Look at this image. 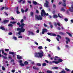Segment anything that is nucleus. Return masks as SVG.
Here are the masks:
<instances>
[{
	"mask_svg": "<svg viewBox=\"0 0 73 73\" xmlns=\"http://www.w3.org/2000/svg\"><path fill=\"white\" fill-rule=\"evenodd\" d=\"M63 61L61 59H59L58 60V61H52V62H54L56 64H59L60 62H61Z\"/></svg>",
	"mask_w": 73,
	"mask_h": 73,
	"instance_id": "obj_1",
	"label": "nucleus"
},
{
	"mask_svg": "<svg viewBox=\"0 0 73 73\" xmlns=\"http://www.w3.org/2000/svg\"><path fill=\"white\" fill-rule=\"evenodd\" d=\"M35 17L38 20H41L42 19V16L40 15H39L38 16L37 15H35Z\"/></svg>",
	"mask_w": 73,
	"mask_h": 73,
	"instance_id": "obj_2",
	"label": "nucleus"
},
{
	"mask_svg": "<svg viewBox=\"0 0 73 73\" xmlns=\"http://www.w3.org/2000/svg\"><path fill=\"white\" fill-rule=\"evenodd\" d=\"M40 15L42 17H43L44 16H46V13H45V10H44L43 9L42 10V11L40 13Z\"/></svg>",
	"mask_w": 73,
	"mask_h": 73,
	"instance_id": "obj_3",
	"label": "nucleus"
},
{
	"mask_svg": "<svg viewBox=\"0 0 73 73\" xmlns=\"http://www.w3.org/2000/svg\"><path fill=\"white\" fill-rule=\"evenodd\" d=\"M46 2L44 3V5L46 7H49L48 6V4H49V2L47 0L46 1Z\"/></svg>",
	"mask_w": 73,
	"mask_h": 73,
	"instance_id": "obj_4",
	"label": "nucleus"
},
{
	"mask_svg": "<svg viewBox=\"0 0 73 73\" xmlns=\"http://www.w3.org/2000/svg\"><path fill=\"white\" fill-rule=\"evenodd\" d=\"M9 21V20H4L3 21L1 22V23L2 24H5L6 23H8Z\"/></svg>",
	"mask_w": 73,
	"mask_h": 73,
	"instance_id": "obj_5",
	"label": "nucleus"
},
{
	"mask_svg": "<svg viewBox=\"0 0 73 73\" xmlns=\"http://www.w3.org/2000/svg\"><path fill=\"white\" fill-rule=\"evenodd\" d=\"M42 31V34H44L45 32H48V29H43Z\"/></svg>",
	"mask_w": 73,
	"mask_h": 73,
	"instance_id": "obj_6",
	"label": "nucleus"
},
{
	"mask_svg": "<svg viewBox=\"0 0 73 73\" xmlns=\"http://www.w3.org/2000/svg\"><path fill=\"white\" fill-rule=\"evenodd\" d=\"M39 58H42V57L44 56V54L43 52H39Z\"/></svg>",
	"mask_w": 73,
	"mask_h": 73,
	"instance_id": "obj_7",
	"label": "nucleus"
},
{
	"mask_svg": "<svg viewBox=\"0 0 73 73\" xmlns=\"http://www.w3.org/2000/svg\"><path fill=\"white\" fill-rule=\"evenodd\" d=\"M63 3H62V5L64 6V7H66V0H62Z\"/></svg>",
	"mask_w": 73,
	"mask_h": 73,
	"instance_id": "obj_8",
	"label": "nucleus"
},
{
	"mask_svg": "<svg viewBox=\"0 0 73 73\" xmlns=\"http://www.w3.org/2000/svg\"><path fill=\"white\" fill-rule=\"evenodd\" d=\"M69 10L70 12H73V5L71 6V7H70Z\"/></svg>",
	"mask_w": 73,
	"mask_h": 73,
	"instance_id": "obj_9",
	"label": "nucleus"
},
{
	"mask_svg": "<svg viewBox=\"0 0 73 73\" xmlns=\"http://www.w3.org/2000/svg\"><path fill=\"white\" fill-rule=\"evenodd\" d=\"M39 52H36L35 54V57L39 58Z\"/></svg>",
	"mask_w": 73,
	"mask_h": 73,
	"instance_id": "obj_10",
	"label": "nucleus"
},
{
	"mask_svg": "<svg viewBox=\"0 0 73 73\" xmlns=\"http://www.w3.org/2000/svg\"><path fill=\"white\" fill-rule=\"evenodd\" d=\"M54 25L55 27H56L57 25H58L59 27H61V25H60V24L59 23H55L54 24Z\"/></svg>",
	"mask_w": 73,
	"mask_h": 73,
	"instance_id": "obj_11",
	"label": "nucleus"
},
{
	"mask_svg": "<svg viewBox=\"0 0 73 73\" xmlns=\"http://www.w3.org/2000/svg\"><path fill=\"white\" fill-rule=\"evenodd\" d=\"M66 39L67 40V41H66V42L67 44H68V42H70V39H69L67 37H66Z\"/></svg>",
	"mask_w": 73,
	"mask_h": 73,
	"instance_id": "obj_12",
	"label": "nucleus"
},
{
	"mask_svg": "<svg viewBox=\"0 0 73 73\" xmlns=\"http://www.w3.org/2000/svg\"><path fill=\"white\" fill-rule=\"evenodd\" d=\"M52 17L54 19H56L57 18H58V16L56 15H52Z\"/></svg>",
	"mask_w": 73,
	"mask_h": 73,
	"instance_id": "obj_13",
	"label": "nucleus"
},
{
	"mask_svg": "<svg viewBox=\"0 0 73 73\" xmlns=\"http://www.w3.org/2000/svg\"><path fill=\"white\" fill-rule=\"evenodd\" d=\"M22 25V26H20L19 27H21V29H23V28H24V26L25 25V24L24 23H23L21 24Z\"/></svg>",
	"mask_w": 73,
	"mask_h": 73,
	"instance_id": "obj_14",
	"label": "nucleus"
},
{
	"mask_svg": "<svg viewBox=\"0 0 73 73\" xmlns=\"http://www.w3.org/2000/svg\"><path fill=\"white\" fill-rule=\"evenodd\" d=\"M17 59H19V60H20V59H21L22 58H21V56H20V55H17Z\"/></svg>",
	"mask_w": 73,
	"mask_h": 73,
	"instance_id": "obj_15",
	"label": "nucleus"
},
{
	"mask_svg": "<svg viewBox=\"0 0 73 73\" xmlns=\"http://www.w3.org/2000/svg\"><path fill=\"white\" fill-rule=\"evenodd\" d=\"M33 69L35 70H39V68H35V66H34L33 67Z\"/></svg>",
	"mask_w": 73,
	"mask_h": 73,
	"instance_id": "obj_16",
	"label": "nucleus"
},
{
	"mask_svg": "<svg viewBox=\"0 0 73 73\" xmlns=\"http://www.w3.org/2000/svg\"><path fill=\"white\" fill-rule=\"evenodd\" d=\"M33 4H34V5H37V2L35 1H33Z\"/></svg>",
	"mask_w": 73,
	"mask_h": 73,
	"instance_id": "obj_17",
	"label": "nucleus"
},
{
	"mask_svg": "<svg viewBox=\"0 0 73 73\" xmlns=\"http://www.w3.org/2000/svg\"><path fill=\"white\" fill-rule=\"evenodd\" d=\"M17 23V22H15V21H13V22H10V24H15Z\"/></svg>",
	"mask_w": 73,
	"mask_h": 73,
	"instance_id": "obj_18",
	"label": "nucleus"
},
{
	"mask_svg": "<svg viewBox=\"0 0 73 73\" xmlns=\"http://www.w3.org/2000/svg\"><path fill=\"white\" fill-rule=\"evenodd\" d=\"M59 34L60 35H63V36H64L65 35V33H62V32H59Z\"/></svg>",
	"mask_w": 73,
	"mask_h": 73,
	"instance_id": "obj_19",
	"label": "nucleus"
},
{
	"mask_svg": "<svg viewBox=\"0 0 73 73\" xmlns=\"http://www.w3.org/2000/svg\"><path fill=\"white\" fill-rule=\"evenodd\" d=\"M20 23H21V24H24V19H22L21 21H20Z\"/></svg>",
	"mask_w": 73,
	"mask_h": 73,
	"instance_id": "obj_20",
	"label": "nucleus"
},
{
	"mask_svg": "<svg viewBox=\"0 0 73 73\" xmlns=\"http://www.w3.org/2000/svg\"><path fill=\"white\" fill-rule=\"evenodd\" d=\"M66 33H67V34H68L69 36H70V37H72V34L70 33H69L68 32H66Z\"/></svg>",
	"mask_w": 73,
	"mask_h": 73,
	"instance_id": "obj_21",
	"label": "nucleus"
},
{
	"mask_svg": "<svg viewBox=\"0 0 73 73\" xmlns=\"http://www.w3.org/2000/svg\"><path fill=\"white\" fill-rule=\"evenodd\" d=\"M22 32H24L25 31V29H21V31H20Z\"/></svg>",
	"mask_w": 73,
	"mask_h": 73,
	"instance_id": "obj_22",
	"label": "nucleus"
},
{
	"mask_svg": "<svg viewBox=\"0 0 73 73\" xmlns=\"http://www.w3.org/2000/svg\"><path fill=\"white\" fill-rule=\"evenodd\" d=\"M8 26L9 27H13V25L12 24H9L8 25Z\"/></svg>",
	"mask_w": 73,
	"mask_h": 73,
	"instance_id": "obj_23",
	"label": "nucleus"
},
{
	"mask_svg": "<svg viewBox=\"0 0 73 73\" xmlns=\"http://www.w3.org/2000/svg\"><path fill=\"white\" fill-rule=\"evenodd\" d=\"M52 69H58V67H52Z\"/></svg>",
	"mask_w": 73,
	"mask_h": 73,
	"instance_id": "obj_24",
	"label": "nucleus"
},
{
	"mask_svg": "<svg viewBox=\"0 0 73 73\" xmlns=\"http://www.w3.org/2000/svg\"><path fill=\"white\" fill-rule=\"evenodd\" d=\"M14 52H11V51L9 52V54H14Z\"/></svg>",
	"mask_w": 73,
	"mask_h": 73,
	"instance_id": "obj_25",
	"label": "nucleus"
},
{
	"mask_svg": "<svg viewBox=\"0 0 73 73\" xmlns=\"http://www.w3.org/2000/svg\"><path fill=\"white\" fill-rule=\"evenodd\" d=\"M22 24H21V25H20V23L19 22H18L17 23V25H19V27H20V26H22V25H22Z\"/></svg>",
	"mask_w": 73,
	"mask_h": 73,
	"instance_id": "obj_26",
	"label": "nucleus"
},
{
	"mask_svg": "<svg viewBox=\"0 0 73 73\" xmlns=\"http://www.w3.org/2000/svg\"><path fill=\"white\" fill-rule=\"evenodd\" d=\"M59 73H66V71L64 70H63L60 72Z\"/></svg>",
	"mask_w": 73,
	"mask_h": 73,
	"instance_id": "obj_27",
	"label": "nucleus"
},
{
	"mask_svg": "<svg viewBox=\"0 0 73 73\" xmlns=\"http://www.w3.org/2000/svg\"><path fill=\"white\" fill-rule=\"evenodd\" d=\"M24 64L25 65H28V62L27 61H25L24 62Z\"/></svg>",
	"mask_w": 73,
	"mask_h": 73,
	"instance_id": "obj_28",
	"label": "nucleus"
},
{
	"mask_svg": "<svg viewBox=\"0 0 73 73\" xmlns=\"http://www.w3.org/2000/svg\"><path fill=\"white\" fill-rule=\"evenodd\" d=\"M65 70H66V71H69V72H71V71H70V70L66 68H65Z\"/></svg>",
	"mask_w": 73,
	"mask_h": 73,
	"instance_id": "obj_29",
	"label": "nucleus"
},
{
	"mask_svg": "<svg viewBox=\"0 0 73 73\" xmlns=\"http://www.w3.org/2000/svg\"><path fill=\"white\" fill-rule=\"evenodd\" d=\"M46 72L47 73H52V71L49 70H47Z\"/></svg>",
	"mask_w": 73,
	"mask_h": 73,
	"instance_id": "obj_30",
	"label": "nucleus"
},
{
	"mask_svg": "<svg viewBox=\"0 0 73 73\" xmlns=\"http://www.w3.org/2000/svg\"><path fill=\"white\" fill-rule=\"evenodd\" d=\"M42 66H46V64L45 63H42Z\"/></svg>",
	"mask_w": 73,
	"mask_h": 73,
	"instance_id": "obj_31",
	"label": "nucleus"
},
{
	"mask_svg": "<svg viewBox=\"0 0 73 73\" xmlns=\"http://www.w3.org/2000/svg\"><path fill=\"white\" fill-rule=\"evenodd\" d=\"M34 13H33V12H31L30 13V15L31 16H32H32H33V14Z\"/></svg>",
	"mask_w": 73,
	"mask_h": 73,
	"instance_id": "obj_32",
	"label": "nucleus"
},
{
	"mask_svg": "<svg viewBox=\"0 0 73 73\" xmlns=\"http://www.w3.org/2000/svg\"><path fill=\"white\" fill-rule=\"evenodd\" d=\"M58 17H60V18H62V17L60 15V13L58 14Z\"/></svg>",
	"mask_w": 73,
	"mask_h": 73,
	"instance_id": "obj_33",
	"label": "nucleus"
},
{
	"mask_svg": "<svg viewBox=\"0 0 73 73\" xmlns=\"http://www.w3.org/2000/svg\"><path fill=\"white\" fill-rule=\"evenodd\" d=\"M19 65H21V66H24V64H23V63H20Z\"/></svg>",
	"mask_w": 73,
	"mask_h": 73,
	"instance_id": "obj_34",
	"label": "nucleus"
},
{
	"mask_svg": "<svg viewBox=\"0 0 73 73\" xmlns=\"http://www.w3.org/2000/svg\"><path fill=\"white\" fill-rule=\"evenodd\" d=\"M1 29L3 31H5V28L3 27H1Z\"/></svg>",
	"mask_w": 73,
	"mask_h": 73,
	"instance_id": "obj_35",
	"label": "nucleus"
},
{
	"mask_svg": "<svg viewBox=\"0 0 73 73\" xmlns=\"http://www.w3.org/2000/svg\"><path fill=\"white\" fill-rule=\"evenodd\" d=\"M37 66H41V64L40 63H37Z\"/></svg>",
	"mask_w": 73,
	"mask_h": 73,
	"instance_id": "obj_36",
	"label": "nucleus"
},
{
	"mask_svg": "<svg viewBox=\"0 0 73 73\" xmlns=\"http://www.w3.org/2000/svg\"><path fill=\"white\" fill-rule=\"evenodd\" d=\"M2 69L3 70H5V68L4 67V66H2Z\"/></svg>",
	"mask_w": 73,
	"mask_h": 73,
	"instance_id": "obj_37",
	"label": "nucleus"
},
{
	"mask_svg": "<svg viewBox=\"0 0 73 73\" xmlns=\"http://www.w3.org/2000/svg\"><path fill=\"white\" fill-rule=\"evenodd\" d=\"M13 38L15 40H17V38L15 36H13Z\"/></svg>",
	"mask_w": 73,
	"mask_h": 73,
	"instance_id": "obj_38",
	"label": "nucleus"
},
{
	"mask_svg": "<svg viewBox=\"0 0 73 73\" xmlns=\"http://www.w3.org/2000/svg\"><path fill=\"white\" fill-rule=\"evenodd\" d=\"M47 35H49V36H52V33H47Z\"/></svg>",
	"mask_w": 73,
	"mask_h": 73,
	"instance_id": "obj_39",
	"label": "nucleus"
},
{
	"mask_svg": "<svg viewBox=\"0 0 73 73\" xmlns=\"http://www.w3.org/2000/svg\"><path fill=\"white\" fill-rule=\"evenodd\" d=\"M38 49H42V46H39L38 47Z\"/></svg>",
	"mask_w": 73,
	"mask_h": 73,
	"instance_id": "obj_40",
	"label": "nucleus"
},
{
	"mask_svg": "<svg viewBox=\"0 0 73 73\" xmlns=\"http://www.w3.org/2000/svg\"><path fill=\"white\" fill-rule=\"evenodd\" d=\"M17 31H21V29L20 28H18L17 29Z\"/></svg>",
	"mask_w": 73,
	"mask_h": 73,
	"instance_id": "obj_41",
	"label": "nucleus"
},
{
	"mask_svg": "<svg viewBox=\"0 0 73 73\" xmlns=\"http://www.w3.org/2000/svg\"><path fill=\"white\" fill-rule=\"evenodd\" d=\"M63 8H64L63 7L61 9V11H63V12H64L65 11V9Z\"/></svg>",
	"mask_w": 73,
	"mask_h": 73,
	"instance_id": "obj_42",
	"label": "nucleus"
},
{
	"mask_svg": "<svg viewBox=\"0 0 73 73\" xmlns=\"http://www.w3.org/2000/svg\"><path fill=\"white\" fill-rule=\"evenodd\" d=\"M12 35H13V33L11 32H9L8 33V35H9V36Z\"/></svg>",
	"mask_w": 73,
	"mask_h": 73,
	"instance_id": "obj_43",
	"label": "nucleus"
},
{
	"mask_svg": "<svg viewBox=\"0 0 73 73\" xmlns=\"http://www.w3.org/2000/svg\"><path fill=\"white\" fill-rule=\"evenodd\" d=\"M4 8H5V7H3L2 8H1V9H0L1 11H3Z\"/></svg>",
	"mask_w": 73,
	"mask_h": 73,
	"instance_id": "obj_44",
	"label": "nucleus"
},
{
	"mask_svg": "<svg viewBox=\"0 0 73 73\" xmlns=\"http://www.w3.org/2000/svg\"><path fill=\"white\" fill-rule=\"evenodd\" d=\"M64 19L65 21H66V22L68 21V19L67 18H65Z\"/></svg>",
	"mask_w": 73,
	"mask_h": 73,
	"instance_id": "obj_45",
	"label": "nucleus"
},
{
	"mask_svg": "<svg viewBox=\"0 0 73 73\" xmlns=\"http://www.w3.org/2000/svg\"><path fill=\"white\" fill-rule=\"evenodd\" d=\"M53 7L54 9H55V8H56V5L54 4H53Z\"/></svg>",
	"mask_w": 73,
	"mask_h": 73,
	"instance_id": "obj_46",
	"label": "nucleus"
},
{
	"mask_svg": "<svg viewBox=\"0 0 73 73\" xmlns=\"http://www.w3.org/2000/svg\"><path fill=\"white\" fill-rule=\"evenodd\" d=\"M46 41H48L49 42H50V39L48 38H47L46 39Z\"/></svg>",
	"mask_w": 73,
	"mask_h": 73,
	"instance_id": "obj_47",
	"label": "nucleus"
},
{
	"mask_svg": "<svg viewBox=\"0 0 73 73\" xmlns=\"http://www.w3.org/2000/svg\"><path fill=\"white\" fill-rule=\"evenodd\" d=\"M18 38H23V36L21 35H20L18 36Z\"/></svg>",
	"mask_w": 73,
	"mask_h": 73,
	"instance_id": "obj_48",
	"label": "nucleus"
},
{
	"mask_svg": "<svg viewBox=\"0 0 73 73\" xmlns=\"http://www.w3.org/2000/svg\"><path fill=\"white\" fill-rule=\"evenodd\" d=\"M30 33L31 34V35H32L33 36V35H35V34H34V33H33V32L31 31Z\"/></svg>",
	"mask_w": 73,
	"mask_h": 73,
	"instance_id": "obj_49",
	"label": "nucleus"
},
{
	"mask_svg": "<svg viewBox=\"0 0 73 73\" xmlns=\"http://www.w3.org/2000/svg\"><path fill=\"white\" fill-rule=\"evenodd\" d=\"M21 11L22 13H24V10L23 9H21Z\"/></svg>",
	"mask_w": 73,
	"mask_h": 73,
	"instance_id": "obj_50",
	"label": "nucleus"
},
{
	"mask_svg": "<svg viewBox=\"0 0 73 73\" xmlns=\"http://www.w3.org/2000/svg\"><path fill=\"white\" fill-rule=\"evenodd\" d=\"M21 31H19L18 33V35H21Z\"/></svg>",
	"mask_w": 73,
	"mask_h": 73,
	"instance_id": "obj_51",
	"label": "nucleus"
},
{
	"mask_svg": "<svg viewBox=\"0 0 73 73\" xmlns=\"http://www.w3.org/2000/svg\"><path fill=\"white\" fill-rule=\"evenodd\" d=\"M16 12L17 14H20V12H19V10L16 11Z\"/></svg>",
	"mask_w": 73,
	"mask_h": 73,
	"instance_id": "obj_52",
	"label": "nucleus"
},
{
	"mask_svg": "<svg viewBox=\"0 0 73 73\" xmlns=\"http://www.w3.org/2000/svg\"><path fill=\"white\" fill-rule=\"evenodd\" d=\"M57 36L58 37H59L60 38V39L61 38V36H60V35H57Z\"/></svg>",
	"mask_w": 73,
	"mask_h": 73,
	"instance_id": "obj_53",
	"label": "nucleus"
},
{
	"mask_svg": "<svg viewBox=\"0 0 73 73\" xmlns=\"http://www.w3.org/2000/svg\"><path fill=\"white\" fill-rule=\"evenodd\" d=\"M52 36H56V35L55 34L52 33Z\"/></svg>",
	"mask_w": 73,
	"mask_h": 73,
	"instance_id": "obj_54",
	"label": "nucleus"
},
{
	"mask_svg": "<svg viewBox=\"0 0 73 73\" xmlns=\"http://www.w3.org/2000/svg\"><path fill=\"white\" fill-rule=\"evenodd\" d=\"M23 0H19L18 1V3H21V1H23Z\"/></svg>",
	"mask_w": 73,
	"mask_h": 73,
	"instance_id": "obj_55",
	"label": "nucleus"
},
{
	"mask_svg": "<svg viewBox=\"0 0 73 73\" xmlns=\"http://www.w3.org/2000/svg\"><path fill=\"white\" fill-rule=\"evenodd\" d=\"M1 51L2 54H4V50H2Z\"/></svg>",
	"mask_w": 73,
	"mask_h": 73,
	"instance_id": "obj_56",
	"label": "nucleus"
},
{
	"mask_svg": "<svg viewBox=\"0 0 73 73\" xmlns=\"http://www.w3.org/2000/svg\"><path fill=\"white\" fill-rule=\"evenodd\" d=\"M44 27H47V25H46V24L45 23H44Z\"/></svg>",
	"mask_w": 73,
	"mask_h": 73,
	"instance_id": "obj_57",
	"label": "nucleus"
},
{
	"mask_svg": "<svg viewBox=\"0 0 73 73\" xmlns=\"http://www.w3.org/2000/svg\"><path fill=\"white\" fill-rule=\"evenodd\" d=\"M56 38L57 41H60V40H59V38H58V37H56Z\"/></svg>",
	"mask_w": 73,
	"mask_h": 73,
	"instance_id": "obj_58",
	"label": "nucleus"
},
{
	"mask_svg": "<svg viewBox=\"0 0 73 73\" xmlns=\"http://www.w3.org/2000/svg\"><path fill=\"white\" fill-rule=\"evenodd\" d=\"M28 11V9L27 8L25 10V12H27Z\"/></svg>",
	"mask_w": 73,
	"mask_h": 73,
	"instance_id": "obj_59",
	"label": "nucleus"
},
{
	"mask_svg": "<svg viewBox=\"0 0 73 73\" xmlns=\"http://www.w3.org/2000/svg\"><path fill=\"white\" fill-rule=\"evenodd\" d=\"M36 13H39V11H38V10H36Z\"/></svg>",
	"mask_w": 73,
	"mask_h": 73,
	"instance_id": "obj_60",
	"label": "nucleus"
},
{
	"mask_svg": "<svg viewBox=\"0 0 73 73\" xmlns=\"http://www.w3.org/2000/svg\"><path fill=\"white\" fill-rule=\"evenodd\" d=\"M5 52H8L9 51V49H5Z\"/></svg>",
	"mask_w": 73,
	"mask_h": 73,
	"instance_id": "obj_61",
	"label": "nucleus"
},
{
	"mask_svg": "<svg viewBox=\"0 0 73 73\" xmlns=\"http://www.w3.org/2000/svg\"><path fill=\"white\" fill-rule=\"evenodd\" d=\"M23 62V61H22V60H20L19 61V63H20V64H21V63H22Z\"/></svg>",
	"mask_w": 73,
	"mask_h": 73,
	"instance_id": "obj_62",
	"label": "nucleus"
},
{
	"mask_svg": "<svg viewBox=\"0 0 73 73\" xmlns=\"http://www.w3.org/2000/svg\"><path fill=\"white\" fill-rule=\"evenodd\" d=\"M36 32L37 33H39V30L38 29L36 31Z\"/></svg>",
	"mask_w": 73,
	"mask_h": 73,
	"instance_id": "obj_63",
	"label": "nucleus"
},
{
	"mask_svg": "<svg viewBox=\"0 0 73 73\" xmlns=\"http://www.w3.org/2000/svg\"><path fill=\"white\" fill-rule=\"evenodd\" d=\"M65 47H66V48H68L69 47V46L68 45H67L65 46Z\"/></svg>",
	"mask_w": 73,
	"mask_h": 73,
	"instance_id": "obj_64",
	"label": "nucleus"
}]
</instances>
